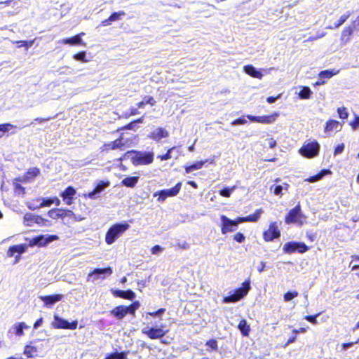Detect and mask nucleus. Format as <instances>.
Instances as JSON below:
<instances>
[{
	"mask_svg": "<svg viewBox=\"0 0 359 359\" xmlns=\"http://www.w3.org/2000/svg\"><path fill=\"white\" fill-rule=\"evenodd\" d=\"M125 156H131V163L133 165H149L153 163L154 154L153 151H142L131 149L126 151Z\"/></svg>",
	"mask_w": 359,
	"mask_h": 359,
	"instance_id": "1",
	"label": "nucleus"
},
{
	"mask_svg": "<svg viewBox=\"0 0 359 359\" xmlns=\"http://www.w3.org/2000/svg\"><path fill=\"white\" fill-rule=\"evenodd\" d=\"M140 306L138 301L132 302L128 306L119 305L109 311V313L117 320H122L127 314L135 316V311Z\"/></svg>",
	"mask_w": 359,
	"mask_h": 359,
	"instance_id": "2",
	"label": "nucleus"
},
{
	"mask_svg": "<svg viewBox=\"0 0 359 359\" xmlns=\"http://www.w3.org/2000/svg\"><path fill=\"white\" fill-rule=\"evenodd\" d=\"M130 225L125 223H116L111 226L105 234V242L107 245L113 244L116 239H118L121 235L128 229Z\"/></svg>",
	"mask_w": 359,
	"mask_h": 359,
	"instance_id": "3",
	"label": "nucleus"
},
{
	"mask_svg": "<svg viewBox=\"0 0 359 359\" xmlns=\"http://www.w3.org/2000/svg\"><path fill=\"white\" fill-rule=\"evenodd\" d=\"M307 217L302 212L299 203L285 216V222L287 224H295L298 226H302L306 222Z\"/></svg>",
	"mask_w": 359,
	"mask_h": 359,
	"instance_id": "4",
	"label": "nucleus"
},
{
	"mask_svg": "<svg viewBox=\"0 0 359 359\" xmlns=\"http://www.w3.org/2000/svg\"><path fill=\"white\" fill-rule=\"evenodd\" d=\"M169 332L166 325L161 324L156 326H147L142 330V333L150 339H158L165 337Z\"/></svg>",
	"mask_w": 359,
	"mask_h": 359,
	"instance_id": "5",
	"label": "nucleus"
},
{
	"mask_svg": "<svg viewBox=\"0 0 359 359\" xmlns=\"http://www.w3.org/2000/svg\"><path fill=\"white\" fill-rule=\"evenodd\" d=\"M250 289V280H245L242 283V287L235 290L234 293L231 295L224 297V303H234L241 300L245 296Z\"/></svg>",
	"mask_w": 359,
	"mask_h": 359,
	"instance_id": "6",
	"label": "nucleus"
},
{
	"mask_svg": "<svg viewBox=\"0 0 359 359\" xmlns=\"http://www.w3.org/2000/svg\"><path fill=\"white\" fill-rule=\"evenodd\" d=\"M23 223L26 226H33L35 224L40 226H50L52 224L50 220L42 217L41 215H34L30 212L24 215Z\"/></svg>",
	"mask_w": 359,
	"mask_h": 359,
	"instance_id": "7",
	"label": "nucleus"
},
{
	"mask_svg": "<svg viewBox=\"0 0 359 359\" xmlns=\"http://www.w3.org/2000/svg\"><path fill=\"white\" fill-rule=\"evenodd\" d=\"M309 248L303 242L289 241L284 244L283 251L286 254H293L299 252L300 254L305 253L309 250Z\"/></svg>",
	"mask_w": 359,
	"mask_h": 359,
	"instance_id": "8",
	"label": "nucleus"
},
{
	"mask_svg": "<svg viewBox=\"0 0 359 359\" xmlns=\"http://www.w3.org/2000/svg\"><path fill=\"white\" fill-rule=\"evenodd\" d=\"M182 187V183H177L173 187L170 189H163L158 191H156L154 194V196H158L157 201L158 202H163L168 197H173L177 196Z\"/></svg>",
	"mask_w": 359,
	"mask_h": 359,
	"instance_id": "9",
	"label": "nucleus"
},
{
	"mask_svg": "<svg viewBox=\"0 0 359 359\" xmlns=\"http://www.w3.org/2000/svg\"><path fill=\"white\" fill-rule=\"evenodd\" d=\"M319 149L320 146L318 143L316 141H314L304 145L299 149V152L303 156L311 158L318 154Z\"/></svg>",
	"mask_w": 359,
	"mask_h": 359,
	"instance_id": "10",
	"label": "nucleus"
},
{
	"mask_svg": "<svg viewBox=\"0 0 359 359\" xmlns=\"http://www.w3.org/2000/svg\"><path fill=\"white\" fill-rule=\"evenodd\" d=\"M124 147L125 143L123 142V138L122 135H121L118 138L114 140V141L104 143L100 147V152L107 154L111 150H123Z\"/></svg>",
	"mask_w": 359,
	"mask_h": 359,
	"instance_id": "11",
	"label": "nucleus"
},
{
	"mask_svg": "<svg viewBox=\"0 0 359 359\" xmlns=\"http://www.w3.org/2000/svg\"><path fill=\"white\" fill-rule=\"evenodd\" d=\"M78 321L76 320L68 322L58 316H54V321L52 323V327L55 329H68L75 330L77 328Z\"/></svg>",
	"mask_w": 359,
	"mask_h": 359,
	"instance_id": "12",
	"label": "nucleus"
},
{
	"mask_svg": "<svg viewBox=\"0 0 359 359\" xmlns=\"http://www.w3.org/2000/svg\"><path fill=\"white\" fill-rule=\"evenodd\" d=\"M280 236V231L276 222H271L268 229L263 232V238L266 242L272 241Z\"/></svg>",
	"mask_w": 359,
	"mask_h": 359,
	"instance_id": "13",
	"label": "nucleus"
},
{
	"mask_svg": "<svg viewBox=\"0 0 359 359\" xmlns=\"http://www.w3.org/2000/svg\"><path fill=\"white\" fill-rule=\"evenodd\" d=\"M278 116L279 114L278 112H275L272 114L265 116L247 115V118L252 122L270 124L273 123Z\"/></svg>",
	"mask_w": 359,
	"mask_h": 359,
	"instance_id": "14",
	"label": "nucleus"
},
{
	"mask_svg": "<svg viewBox=\"0 0 359 359\" xmlns=\"http://www.w3.org/2000/svg\"><path fill=\"white\" fill-rule=\"evenodd\" d=\"M262 212V208L257 209L252 214L246 217H237L235 219H232V222H233L236 226L243 222H256L259 220Z\"/></svg>",
	"mask_w": 359,
	"mask_h": 359,
	"instance_id": "15",
	"label": "nucleus"
},
{
	"mask_svg": "<svg viewBox=\"0 0 359 359\" xmlns=\"http://www.w3.org/2000/svg\"><path fill=\"white\" fill-rule=\"evenodd\" d=\"M169 137V132L162 128L158 127L148 134L147 137L156 142H159L163 138H167Z\"/></svg>",
	"mask_w": 359,
	"mask_h": 359,
	"instance_id": "16",
	"label": "nucleus"
},
{
	"mask_svg": "<svg viewBox=\"0 0 359 359\" xmlns=\"http://www.w3.org/2000/svg\"><path fill=\"white\" fill-rule=\"evenodd\" d=\"M41 173L40 169L37 167L29 168L24 173L22 177H18L15 180L21 182H27L32 181L35 177L39 176Z\"/></svg>",
	"mask_w": 359,
	"mask_h": 359,
	"instance_id": "17",
	"label": "nucleus"
},
{
	"mask_svg": "<svg viewBox=\"0 0 359 359\" xmlns=\"http://www.w3.org/2000/svg\"><path fill=\"white\" fill-rule=\"evenodd\" d=\"M220 219L222 221L221 232L222 234L232 232L236 229V226L233 222H232V219H229L226 215H222Z\"/></svg>",
	"mask_w": 359,
	"mask_h": 359,
	"instance_id": "18",
	"label": "nucleus"
},
{
	"mask_svg": "<svg viewBox=\"0 0 359 359\" xmlns=\"http://www.w3.org/2000/svg\"><path fill=\"white\" fill-rule=\"evenodd\" d=\"M76 193V191L75 188L72 186H69L60 193V196L62 198L65 204L70 205L73 203L74 196Z\"/></svg>",
	"mask_w": 359,
	"mask_h": 359,
	"instance_id": "19",
	"label": "nucleus"
},
{
	"mask_svg": "<svg viewBox=\"0 0 359 359\" xmlns=\"http://www.w3.org/2000/svg\"><path fill=\"white\" fill-rule=\"evenodd\" d=\"M84 34L85 33L81 32L78 34L73 36L72 37L63 39L62 43L64 44H69L71 46H86V43H84L81 39V36Z\"/></svg>",
	"mask_w": 359,
	"mask_h": 359,
	"instance_id": "20",
	"label": "nucleus"
},
{
	"mask_svg": "<svg viewBox=\"0 0 359 359\" xmlns=\"http://www.w3.org/2000/svg\"><path fill=\"white\" fill-rule=\"evenodd\" d=\"M126 15L125 11H120L118 12L112 13L108 18L102 20L100 23L101 26H109L111 24L112 22L118 21L121 19L122 16Z\"/></svg>",
	"mask_w": 359,
	"mask_h": 359,
	"instance_id": "21",
	"label": "nucleus"
},
{
	"mask_svg": "<svg viewBox=\"0 0 359 359\" xmlns=\"http://www.w3.org/2000/svg\"><path fill=\"white\" fill-rule=\"evenodd\" d=\"M342 127V123L337 120L329 119L325 125L324 131L325 133H330L332 131H338Z\"/></svg>",
	"mask_w": 359,
	"mask_h": 359,
	"instance_id": "22",
	"label": "nucleus"
},
{
	"mask_svg": "<svg viewBox=\"0 0 359 359\" xmlns=\"http://www.w3.org/2000/svg\"><path fill=\"white\" fill-rule=\"evenodd\" d=\"M27 248V245L26 244H20V245H11L8 248L7 250V256L9 257H12L14 256L15 252H18L19 255L25 252Z\"/></svg>",
	"mask_w": 359,
	"mask_h": 359,
	"instance_id": "23",
	"label": "nucleus"
},
{
	"mask_svg": "<svg viewBox=\"0 0 359 359\" xmlns=\"http://www.w3.org/2000/svg\"><path fill=\"white\" fill-rule=\"evenodd\" d=\"M114 296L128 300H133L135 297V292L131 290H115L113 292Z\"/></svg>",
	"mask_w": 359,
	"mask_h": 359,
	"instance_id": "24",
	"label": "nucleus"
},
{
	"mask_svg": "<svg viewBox=\"0 0 359 359\" xmlns=\"http://www.w3.org/2000/svg\"><path fill=\"white\" fill-rule=\"evenodd\" d=\"M62 297V294H56L52 295L41 296L40 297V299L46 305H52L57 302L61 301Z\"/></svg>",
	"mask_w": 359,
	"mask_h": 359,
	"instance_id": "25",
	"label": "nucleus"
},
{
	"mask_svg": "<svg viewBox=\"0 0 359 359\" xmlns=\"http://www.w3.org/2000/svg\"><path fill=\"white\" fill-rule=\"evenodd\" d=\"M244 71L250 76L256 79H261L263 77V74L257 70L252 65H248L244 67Z\"/></svg>",
	"mask_w": 359,
	"mask_h": 359,
	"instance_id": "26",
	"label": "nucleus"
},
{
	"mask_svg": "<svg viewBox=\"0 0 359 359\" xmlns=\"http://www.w3.org/2000/svg\"><path fill=\"white\" fill-rule=\"evenodd\" d=\"M113 273L112 269L110 266L100 269L97 268L90 271L88 275V280H89L90 277L99 275V274H106L107 276H111Z\"/></svg>",
	"mask_w": 359,
	"mask_h": 359,
	"instance_id": "27",
	"label": "nucleus"
},
{
	"mask_svg": "<svg viewBox=\"0 0 359 359\" xmlns=\"http://www.w3.org/2000/svg\"><path fill=\"white\" fill-rule=\"evenodd\" d=\"M238 329L244 337H248L250 332V326L245 319H241L238 325Z\"/></svg>",
	"mask_w": 359,
	"mask_h": 359,
	"instance_id": "28",
	"label": "nucleus"
},
{
	"mask_svg": "<svg viewBox=\"0 0 359 359\" xmlns=\"http://www.w3.org/2000/svg\"><path fill=\"white\" fill-rule=\"evenodd\" d=\"M60 219H63L66 217H74L76 221H81L83 218H77L74 212L69 209L57 208Z\"/></svg>",
	"mask_w": 359,
	"mask_h": 359,
	"instance_id": "29",
	"label": "nucleus"
},
{
	"mask_svg": "<svg viewBox=\"0 0 359 359\" xmlns=\"http://www.w3.org/2000/svg\"><path fill=\"white\" fill-rule=\"evenodd\" d=\"M139 177L131 176L126 177L121 181V184L129 188H133L136 186L138 182Z\"/></svg>",
	"mask_w": 359,
	"mask_h": 359,
	"instance_id": "30",
	"label": "nucleus"
},
{
	"mask_svg": "<svg viewBox=\"0 0 359 359\" xmlns=\"http://www.w3.org/2000/svg\"><path fill=\"white\" fill-rule=\"evenodd\" d=\"M208 160L196 161L193 164L185 165V172L190 173L193 170H199L203 168V165L207 163Z\"/></svg>",
	"mask_w": 359,
	"mask_h": 359,
	"instance_id": "31",
	"label": "nucleus"
},
{
	"mask_svg": "<svg viewBox=\"0 0 359 359\" xmlns=\"http://www.w3.org/2000/svg\"><path fill=\"white\" fill-rule=\"evenodd\" d=\"M353 32V27L351 26H348L345 27L341 34V40L345 43L348 42L350 40V38Z\"/></svg>",
	"mask_w": 359,
	"mask_h": 359,
	"instance_id": "32",
	"label": "nucleus"
},
{
	"mask_svg": "<svg viewBox=\"0 0 359 359\" xmlns=\"http://www.w3.org/2000/svg\"><path fill=\"white\" fill-rule=\"evenodd\" d=\"M28 245L29 247H34L35 245H37L38 247H44L45 245H43V236L39 235L29 239Z\"/></svg>",
	"mask_w": 359,
	"mask_h": 359,
	"instance_id": "33",
	"label": "nucleus"
},
{
	"mask_svg": "<svg viewBox=\"0 0 359 359\" xmlns=\"http://www.w3.org/2000/svg\"><path fill=\"white\" fill-rule=\"evenodd\" d=\"M38 352L37 348L34 346L26 345L24 348L23 353L27 358H33L36 355Z\"/></svg>",
	"mask_w": 359,
	"mask_h": 359,
	"instance_id": "34",
	"label": "nucleus"
},
{
	"mask_svg": "<svg viewBox=\"0 0 359 359\" xmlns=\"http://www.w3.org/2000/svg\"><path fill=\"white\" fill-rule=\"evenodd\" d=\"M104 359H127V353L125 351L111 353L107 354Z\"/></svg>",
	"mask_w": 359,
	"mask_h": 359,
	"instance_id": "35",
	"label": "nucleus"
},
{
	"mask_svg": "<svg viewBox=\"0 0 359 359\" xmlns=\"http://www.w3.org/2000/svg\"><path fill=\"white\" fill-rule=\"evenodd\" d=\"M339 71H334V69H326L321 71L318 74V76L320 79H330L333 76L336 75Z\"/></svg>",
	"mask_w": 359,
	"mask_h": 359,
	"instance_id": "36",
	"label": "nucleus"
},
{
	"mask_svg": "<svg viewBox=\"0 0 359 359\" xmlns=\"http://www.w3.org/2000/svg\"><path fill=\"white\" fill-rule=\"evenodd\" d=\"M312 95V91L308 86H303L299 93V97L301 99H309Z\"/></svg>",
	"mask_w": 359,
	"mask_h": 359,
	"instance_id": "37",
	"label": "nucleus"
},
{
	"mask_svg": "<svg viewBox=\"0 0 359 359\" xmlns=\"http://www.w3.org/2000/svg\"><path fill=\"white\" fill-rule=\"evenodd\" d=\"M29 329V326H27L24 322H21L18 323L15 326V334L17 336H22L24 334L23 330Z\"/></svg>",
	"mask_w": 359,
	"mask_h": 359,
	"instance_id": "38",
	"label": "nucleus"
},
{
	"mask_svg": "<svg viewBox=\"0 0 359 359\" xmlns=\"http://www.w3.org/2000/svg\"><path fill=\"white\" fill-rule=\"evenodd\" d=\"M351 15V13L348 12L344 15H342L339 19L337 20V22L334 24L333 28L337 29L339 28L341 25H343Z\"/></svg>",
	"mask_w": 359,
	"mask_h": 359,
	"instance_id": "39",
	"label": "nucleus"
},
{
	"mask_svg": "<svg viewBox=\"0 0 359 359\" xmlns=\"http://www.w3.org/2000/svg\"><path fill=\"white\" fill-rule=\"evenodd\" d=\"M236 189V186H233L231 187H224L222 189L219 190V194L221 196L225 198H229L233 191Z\"/></svg>",
	"mask_w": 359,
	"mask_h": 359,
	"instance_id": "40",
	"label": "nucleus"
},
{
	"mask_svg": "<svg viewBox=\"0 0 359 359\" xmlns=\"http://www.w3.org/2000/svg\"><path fill=\"white\" fill-rule=\"evenodd\" d=\"M73 58L82 62H88L89 60L86 59V51H79L73 55Z\"/></svg>",
	"mask_w": 359,
	"mask_h": 359,
	"instance_id": "41",
	"label": "nucleus"
},
{
	"mask_svg": "<svg viewBox=\"0 0 359 359\" xmlns=\"http://www.w3.org/2000/svg\"><path fill=\"white\" fill-rule=\"evenodd\" d=\"M13 128L14 126L8 123L0 124V138L2 137L6 133L8 132Z\"/></svg>",
	"mask_w": 359,
	"mask_h": 359,
	"instance_id": "42",
	"label": "nucleus"
},
{
	"mask_svg": "<svg viewBox=\"0 0 359 359\" xmlns=\"http://www.w3.org/2000/svg\"><path fill=\"white\" fill-rule=\"evenodd\" d=\"M109 185V182L100 181L96 184L95 187L94 188V190L97 193H99V192L102 191L104 189L107 187Z\"/></svg>",
	"mask_w": 359,
	"mask_h": 359,
	"instance_id": "43",
	"label": "nucleus"
},
{
	"mask_svg": "<svg viewBox=\"0 0 359 359\" xmlns=\"http://www.w3.org/2000/svg\"><path fill=\"white\" fill-rule=\"evenodd\" d=\"M175 149V147H170L169 148L168 150H167V152L164 154H162V155H158L157 156V158L161 160V161H167V160H169L172 158L171 156V152L172 151H173L174 149Z\"/></svg>",
	"mask_w": 359,
	"mask_h": 359,
	"instance_id": "44",
	"label": "nucleus"
},
{
	"mask_svg": "<svg viewBox=\"0 0 359 359\" xmlns=\"http://www.w3.org/2000/svg\"><path fill=\"white\" fill-rule=\"evenodd\" d=\"M57 208H52L48 211L47 215L52 219L57 220L60 219L59 212Z\"/></svg>",
	"mask_w": 359,
	"mask_h": 359,
	"instance_id": "45",
	"label": "nucleus"
},
{
	"mask_svg": "<svg viewBox=\"0 0 359 359\" xmlns=\"http://www.w3.org/2000/svg\"><path fill=\"white\" fill-rule=\"evenodd\" d=\"M33 41H16V44H17V47L18 48H21V47H25L27 50L30 48L32 44H33Z\"/></svg>",
	"mask_w": 359,
	"mask_h": 359,
	"instance_id": "46",
	"label": "nucleus"
},
{
	"mask_svg": "<svg viewBox=\"0 0 359 359\" xmlns=\"http://www.w3.org/2000/svg\"><path fill=\"white\" fill-rule=\"evenodd\" d=\"M337 113L339 114V117L341 119H346L348 116V113L346 107H339L337 109Z\"/></svg>",
	"mask_w": 359,
	"mask_h": 359,
	"instance_id": "47",
	"label": "nucleus"
},
{
	"mask_svg": "<svg viewBox=\"0 0 359 359\" xmlns=\"http://www.w3.org/2000/svg\"><path fill=\"white\" fill-rule=\"evenodd\" d=\"M297 296H298V292H297V291L287 292L284 294V300L285 302H289Z\"/></svg>",
	"mask_w": 359,
	"mask_h": 359,
	"instance_id": "48",
	"label": "nucleus"
},
{
	"mask_svg": "<svg viewBox=\"0 0 359 359\" xmlns=\"http://www.w3.org/2000/svg\"><path fill=\"white\" fill-rule=\"evenodd\" d=\"M39 208L49 207L52 205L51 198H42Z\"/></svg>",
	"mask_w": 359,
	"mask_h": 359,
	"instance_id": "49",
	"label": "nucleus"
},
{
	"mask_svg": "<svg viewBox=\"0 0 359 359\" xmlns=\"http://www.w3.org/2000/svg\"><path fill=\"white\" fill-rule=\"evenodd\" d=\"M205 345L209 346L212 351H216L218 348L217 341L215 339H211L207 341Z\"/></svg>",
	"mask_w": 359,
	"mask_h": 359,
	"instance_id": "50",
	"label": "nucleus"
},
{
	"mask_svg": "<svg viewBox=\"0 0 359 359\" xmlns=\"http://www.w3.org/2000/svg\"><path fill=\"white\" fill-rule=\"evenodd\" d=\"M320 314V313H318L316 315H308L304 316V319L310 323H311L313 325H316L318 323V321L316 320V318Z\"/></svg>",
	"mask_w": 359,
	"mask_h": 359,
	"instance_id": "51",
	"label": "nucleus"
},
{
	"mask_svg": "<svg viewBox=\"0 0 359 359\" xmlns=\"http://www.w3.org/2000/svg\"><path fill=\"white\" fill-rule=\"evenodd\" d=\"M233 238L235 241L238 242V243H243L245 240V236L243 235V233L241 232H237L236 233H235L233 236Z\"/></svg>",
	"mask_w": 359,
	"mask_h": 359,
	"instance_id": "52",
	"label": "nucleus"
},
{
	"mask_svg": "<svg viewBox=\"0 0 359 359\" xmlns=\"http://www.w3.org/2000/svg\"><path fill=\"white\" fill-rule=\"evenodd\" d=\"M58 236L57 235H49L47 237L43 236V245L46 246L48 243L58 240Z\"/></svg>",
	"mask_w": 359,
	"mask_h": 359,
	"instance_id": "53",
	"label": "nucleus"
},
{
	"mask_svg": "<svg viewBox=\"0 0 359 359\" xmlns=\"http://www.w3.org/2000/svg\"><path fill=\"white\" fill-rule=\"evenodd\" d=\"M14 191L19 194H24L25 193V189L18 182H14Z\"/></svg>",
	"mask_w": 359,
	"mask_h": 359,
	"instance_id": "54",
	"label": "nucleus"
},
{
	"mask_svg": "<svg viewBox=\"0 0 359 359\" xmlns=\"http://www.w3.org/2000/svg\"><path fill=\"white\" fill-rule=\"evenodd\" d=\"M273 189V193L275 195H277V196H281L283 194H282V191L283 189V186L282 185H273L271 186V189Z\"/></svg>",
	"mask_w": 359,
	"mask_h": 359,
	"instance_id": "55",
	"label": "nucleus"
},
{
	"mask_svg": "<svg viewBox=\"0 0 359 359\" xmlns=\"http://www.w3.org/2000/svg\"><path fill=\"white\" fill-rule=\"evenodd\" d=\"M143 100L145 102V104H150L151 106H154L156 104V100L152 96H145L143 98Z\"/></svg>",
	"mask_w": 359,
	"mask_h": 359,
	"instance_id": "56",
	"label": "nucleus"
},
{
	"mask_svg": "<svg viewBox=\"0 0 359 359\" xmlns=\"http://www.w3.org/2000/svg\"><path fill=\"white\" fill-rule=\"evenodd\" d=\"M322 177H323V175L318 173L315 175L309 177L306 180L309 182H315L320 180Z\"/></svg>",
	"mask_w": 359,
	"mask_h": 359,
	"instance_id": "57",
	"label": "nucleus"
},
{
	"mask_svg": "<svg viewBox=\"0 0 359 359\" xmlns=\"http://www.w3.org/2000/svg\"><path fill=\"white\" fill-rule=\"evenodd\" d=\"M344 147H345V145L344 143H341V144L336 146L334 148V155L336 156L337 154L342 153L344 149Z\"/></svg>",
	"mask_w": 359,
	"mask_h": 359,
	"instance_id": "58",
	"label": "nucleus"
},
{
	"mask_svg": "<svg viewBox=\"0 0 359 359\" xmlns=\"http://www.w3.org/2000/svg\"><path fill=\"white\" fill-rule=\"evenodd\" d=\"M246 123V120L243 117H239L231 122V125H243Z\"/></svg>",
	"mask_w": 359,
	"mask_h": 359,
	"instance_id": "59",
	"label": "nucleus"
},
{
	"mask_svg": "<svg viewBox=\"0 0 359 359\" xmlns=\"http://www.w3.org/2000/svg\"><path fill=\"white\" fill-rule=\"evenodd\" d=\"M165 311V308H160L157 311H153V312H149L148 314L152 317L157 316L160 314L163 313Z\"/></svg>",
	"mask_w": 359,
	"mask_h": 359,
	"instance_id": "60",
	"label": "nucleus"
},
{
	"mask_svg": "<svg viewBox=\"0 0 359 359\" xmlns=\"http://www.w3.org/2000/svg\"><path fill=\"white\" fill-rule=\"evenodd\" d=\"M358 341H359V339L355 341L343 343L341 344V347L343 348V349L346 350V349L353 346L354 344L358 343Z\"/></svg>",
	"mask_w": 359,
	"mask_h": 359,
	"instance_id": "61",
	"label": "nucleus"
},
{
	"mask_svg": "<svg viewBox=\"0 0 359 359\" xmlns=\"http://www.w3.org/2000/svg\"><path fill=\"white\" fill-rule=\"evenodd\" d=\"M280 97L281 94H278L277 96H269L266 98V102L269 104H272L275 102Z\"/></svg>",
	"mask_w": 359,
	"mask_h": 359,
	"instance_id": "62",
	"label": "nucleus"
},
{
	"mask_svg": "<svg viewBox=\"0 0 359 359\" xmlns=\"http://www.w3.org/2000/svg\"><path fill=\"white\" fill-rule=\"evenodd\" d=\"M163 248L160 246L159 245H155L154 246H153L151 249V253L152 254H156L159 252H161L163 251Z\"/></svg>",
	"mask_w": 359,
	"mask_h": 359,
	"instance_id": "63",
	"label": "nucleus"
},
{
	"mask_svg": "<svg viewBox=\"0 0 359 359\" xmlns=\"http://www.w3.org/2000/svg\"><path fill=\"white\" fill-rule=\"evenodd\" d=\"M352 128L355 130L359 126V116H357L354 118V120L350 123Z\"/></svg>",
	"mask_w": 359,
	"mask_h": 359,
	"instance_id": "64",
	"label": "nucleus"
}]
</instances>
